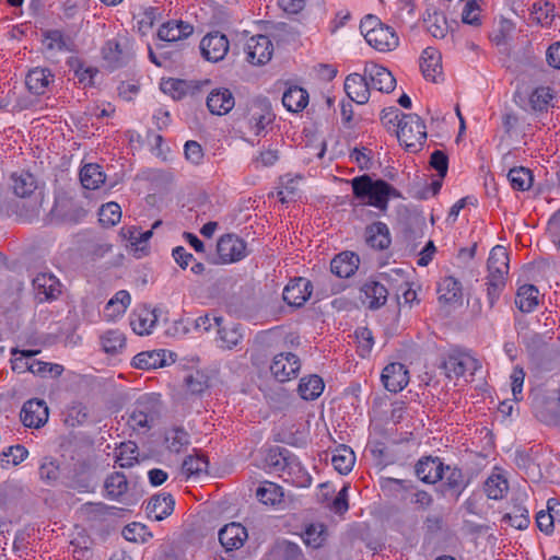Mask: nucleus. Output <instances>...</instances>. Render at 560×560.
<instances>
[{"label": "nucleus", "instance_id": "obj_1", "mask_svg": "<svg viewBox=\"0 0 560 560\" xmlns=\"http://www.w3.org/2000/svg\"><path fill=\"white\" fill-rule=\"evenodd\" d=\"M353 197L362 206H372L386 211L390 198H399L400 192L384 179H374L369 174L357 176L350 180Z\"/></svg>", "mask_w": 560, "mask_h": 560}, {"label": "nucleus", "instance_id": "obj_2", "mask_svg": "<svg viewBox=\"0 0 560 560\" xmlns=\"http://www.w3.org/2000/svg\"><path fill=\"white\" fill-rule=\"evenodd\" d=\"M488 276L486 277L487 299L493 308L506 285L509 272V253L503 246H494L488 258Z\"/></svg>", "mask_w": 560, "mask_h": 560}, {"label": "nucleus", "instance_id": "obj_3", "mask_svg": "<svg viewBox=\"0 0 560 560\" xmlns=\"http://www.w3.org/2000/svg\"><path fill=\"white\" fill-rule=\"evenodd\" d=\"M396 133L400 144L407 151L418 152L427 139V127L419 115L401 114Z\"/></svg>", "mask_w": 560, "mask_h": 560}, {"label": "nucleus", "instance_id": "obj_4", "mask_svg": "<svg viewBox=\"0 0 560 560\" xmlns=\"http://www.w3.org/2000/svg\"><path fill=\"white\" fill-rule=\"evenodd\" d=\"M162 402L160 395L147 394L135 402L133 409L128 418V424L133 430H149L160 418Z\"/></svg>", "mask_w": 560, "mask_h": 560}, {"label": "nucleus", "instance_id": "obj_5", "mask_svg": "<svg viewBox=\"0 0 560 560\" xmlns=\"http://www.w3.org/2000/svg\"><path fill=\"white\" fill-rule=\"evenodd\" d=\"M276 118L271 103L266 97L253 100L246 109L245 119L256 136H262L267 126Z\"/></svg>", "mask_w": 560, "mask_h": 560}, {"label": "nucleus", "instance_id": "obj_6", "mask_svg": "<svg viewBox=\"0 0 560 560\" xmlns=\"http://www.w3.org/2000/svg\"><path fill=\"white\" fill-rule=\"evenodd\" d=\"M481 368L480 362L466 352L452 351L447 354L442 362V369L445 371L447 377H460L467 372L474 375L477 370Z\"/></svg>", "mask_w": 560, "mask_h": 560}, {"label": "nucleus", "instance_id": "obj_7", "mask_svg": "<svg viewBox=\"0 0 560 560\" xmlns=\"http://www.w3.org/2000/svg\"><path fill=\"white\" fill-rule=\"evenodd\" d=\"M301 369L299 357L292 352H281L273 357L270 372L281 383L295 378Z\"/></svg>", "mask_w": 560, "mask_h": 560}, {"label": "nucleus", "instance_id": "obj_8", "mask_svg": "<svg viewBox=\"0 0 560 560\" xmlns=\"http://www.w3.org/2000/svg\"><path fill=\"white\" fill-rule=\"evenodd\" d=\"M244 50L249 63L260 66L271 59L273 45L268 36L257 35L247 40Z\"/></svg>", "mask_w": 560, "mask_h": 560}, {"label": "nucleus", "instance_id": "obj_9", "mask_svg": "<svg viewBox=\"0 0 560 560\" xmlns=\"http://www.w3.org/2000/svg\"><path fill=\"white\" fill-rule=\"evenodd\" d=\"M217 252L221 262H234L246 256V243L235 234H225L219 238Z\"/></svg>", "mask_w": 560, "mask_h": 560}, {"label": "nucleus", "instance_id": "obj_10", "mask_svg": "<svg viewBox=\"0 0 560 560\" xmlns=\"http://www.w3.org/2000/svg\"><path fill=\"white\" fill-rule=\"evenodd\" d=\"M229 39L220 32L207 34L200 42L201 55L211 62L222 60L229 51Z\"/></svg>", "mask_w": 560, "mask_h": 560}, {"label": "nucleus", "instance_id": "obj_11", "mask_svg": "<svg viewBox=\"0 0 560 560\" xmlns=\"http://www.w3.org/2000/svg\"><path fill=\"white\" fill-rule=\"evenodd\" d=\"M364 73L368 77L370 88L380 92L389 93L395 89L396 80L392 72L374 62H366Z\"/></svg>", "mask_w": 560, "mask_h": 560}, {"label": "nucleus", "instance_id": "obj_12", "mask_svg": "<svg viewBox=\"0 0 560 560\" xmlns=\"http://www.w3.org/2000/svg\"><path fill=\"white\" fill-rule=\"evenodd\" d=\"M48 407L44 400L31 399L26 401L21 410L22 423L27 428L38 429L48 420Z\"/></svg>", "mask_w": 560, "mask_h": 560}, {"label": "nucleus", "instance_id": "obj_13", "mask_svg": "<svg viewBox=\"0 0 560 560\" xmlns=\"http://www.w3.org/2000/svg\"><path fill=\"white\" fill-rule=\"evenodd\" d=\"M365 40L370 46L378 51H389L395 49L399 44V38L395 31L383 23L370 33L365 34Z\"/></svg>", "mask_w": 560, "mask_h": 560}, {"label": "nucleus", "instance_id": "obj_14", "mask_svg": "<svg viewBox=\"0 0 560 560\" xmlns=\"http://www.w3.org/2000/svg\"><path fill=\"white\" fill-rule=\"evenodd\" d=\"M444 470V464L441 458L433 456H424L420 458L415 466L417 477L422 482L431 485L443 480Z\"/></svg>", "mask_w": 560, "mask_h": 560}, {"label": "nucleus", "instance_id": "obj_15", "mask_svg": "<svg viewBox=\"0 0 560 560\" xmlns=\"http://www.w3.org/2000/svg\"><path fill=\"white\" fill-rule=\"evenodd\" d=\"M408 370L402 363L394 362L384 368L381 378L387 390L398 393L408 385Z\"/></svg>", "mask_w": 560, "mask_h": 560}, {"label": "nucleus", "instance_id": "obj_16", "mask_svg": "<svg viewBox=\"0 0 560 560\" xmlns=\"http://www.w3.org/2000/svg\"><path fill=\"white\" fill-rule=\"evenodd\" d=\"M312 282L305 278L291 280L283 290V300L291 306L300 307L312 294Z\"/></svg>", "mask_w": 560, "mask_h": 560}, {"label": "nucleus", "instance_id": "obj_17", "mask_svg": "<svg viewBox=\"0 0 560 560\" xmlns=\"http://www.w3.org/2000/svg\"><path fill=\"white\" fill-rule=\"evenodd\" d=\"M103 58L110 70H115L127 65L133 57V54L115 39L107 40L102 49Z\"/></svg>", "mask_w": 560, "mask_h": 560}, {"label": "nucleus", "instance_id": "obj_18", "mask_svg": "<svg viewBox=\"0 0 560 560\" xmlns=\"http://www.w3.org/2000/svg\"><path fill=\"white\" fill-rule=\"evenodd\" d=\"M33 287L39 302L56 300L61 293V284L51 273H38L33 280Z\"/></svg>", "mask_w": 560, "mask_h": 560}, {"label": "nucleus", "instance_id": "obj_19", "mask_svg": "<svg viewBox=\"0 0 560 560\" xmlns=\"http://www.w3.org/2000/svg\"><path fill=\"white\" fill-rule=\"evenodd\" d=\"M370 83L365 73H351L345 80V91L348 97L358 103L365 104L370 98Z\"/></svg>", "mask_w": 560, "mask_h": 560}, {"label": "nucleus", "instance_id": "obj_20", "mask_svg": "<svg viewBox=\"0 0 560 560\" xmlns=\"http://www.w3.org/2000/svg\"><path fill=\"white\" fill-rule=\"evenodd\" d=\"M214 325L218 329L217 342L219 348L223 350H233L243 341V334L241 326L233 324L231 326H223L222 317H214Z\"/></svg>", "mask_w": 560, "mask_h": 560}, {"label": "nucleus", "instance_id": "obj_21", "mask_svg": "<svg viewBox=\"0 0 560 560\" xmlns=\"http://www.w3.org/2000/svg\"><path fill=\"white\" fill-rule=\"evenodd\" d=\"M247 537L246 528L240 523H230L219 532V540L226 551L240 549Z\"/></svg>", "mask_w": 560, "mask_h": 560}, {"label": "nucleus", "instance_id": "obj_22", "mask_svg": "<svg viewBox=\"0 0 560 560\" xmlns=\"http://www.w3.org/2000/svg\"><path fill=\"white\" fill-rule=\"evenodd\" d=\"M192 32L194 27L189 23L173 20L160 26L158 37L163 42H177L187 38Z\"/></svg>", "mask_w": 560, "mask_h": 560}, {"label": "nucleus", "instance_id": "obj_23", "mask_svg": "<svg viewBox=\"0 0 560 560\" xmlns=\"http://www.w3.org/2000/svg\"><path fill=\"white\" fill-rule=\"evenodd\" d=\"M360 258L352 252L338 254L330 262V270L339 278H349L358 270Z\"/></svg>", "mask_w": 560, "mask_h": 560}, {"label": "nucleus", "instance_id": "obj_24", "mask_svg": "<svg viewBox=\"0 0 560 560\" xmlns=\"http://www.w3.org/2000/svg\"><path fill=\"white\" fill-rule=\"evenodd\" d=\"M281 478L295 487L306 488L312 483V477L301 465L298 457L292 454L288 466L281 475Z\"/></svg>", "mask_w": 560, "mask_h": 560}, {"label": "nucleus", "instance_id": "obj_25", "mask_svg": "<svg viewBox=\"0 0 560 560\" xmlns=\"http://www.w3.org/2000/svg\"><path fill=\"white\" fill-rule=\"evenodd\" d=\"M234 105V96L229 89L213 90L207 97V106L214 115H225Z\"/></svg>", "mask_w": 560, "mask_h": 560}, {"label": "nucleus", "instance_id": "obj_26", "mask_svg": "<svg viewBox=\"0 0 560 560\" xmlns=\"http://www.w3.org/2000/svg\"><path fill=\"white\" fill-rule=\"evenodd\" d=\"M442 57L438 49L427 47L421 55L420 69L427 80L436 82L438 75L442 74Z\"/></svg>", "mask_w": 560, "mask_h": 560}, {"label": "nucleus", "instance_id": "obj_27", "mask_svg": "<svg viewBox=\"0 0 560 560\" xmlns=\"http://www.w3.org/2000/svg\"><path fill=\"white\" fill-rule=\"evenodd\" d=\"M361 292L364 295V299L362 301L363 303H368V307L370 310H378L380 307L385 305L387 301V289L382 283L375 280L366 281L362 285Z\"/></svg>", "mask_w": 560, "mask_h": 560}, {"label": "nucleus", "instance_id": "obj_28", "mask_svg": "<svg viewBox=\"0 0 560 560\" xmlns=\"http://www.w3.org/2000/svg\"><path fill=\"white\" fill-rule=\"evenodd\" d=\"M175 501L171 494L162 493L153 495L145 508L150 517L162 521L174 511Z\"/></svg>", "mask_w": 560, "mask_h": 560}, {"label": "nucleus", "instance_id": "obj_29", "mask_svg": "<svg viewBox=\"0 0 560 560\" xmlns=\"http://www.w3.org/2000/svg\"><path fill=\"white\" fill-rule=\"evenodd\" d=\"M366 243L375 249H386L390 245V235L387 225L383 222H374L365 229Z\"/></svg>", "mask_w": 560, "mask_h": 560}, {"label": "nucleus", "instance_id": "obj_30", "mask_svg": "<svg viewBox=\"0 0 560 560\" xmlns=\"http://www.w3.org/2000/svg\"><path fill=\"white\" fill-rule=\"evenodd\" d=\"M52 78L54 75L49 69L35 68L28 71L25 84L31 93L43 95Z\"/></svg>", "mask_w": 560, "mask_h": 560}, {"label": "nucleus", "instance_id": "obj_31", "mask_svg": "<svg viewBox=\"0 0 560 560\" xmlns=\"http://www.w3.org/2000/svg\"><path fill=\"white\" fill-rule=\"evenodd\" d=\"M158 320L153 310L143 307L131 315L130 326L140 336L149 335Z\"/></svg>", "mask_w": 560, "mask_h": 560}, {"label": "nucleus", "instance_id": "obj_32", "mask_svg": "<svg viewBox=\"0 0 560 560\" xmlns=\"http://www.w3.org/2000/svg\"><path fill=\"white\" fill-rule=\"evenodd\" d=\"M283 106L292 113L303 110L308 104V93L300 86H290L282 95Z\"/></svg>", "mask_w": 560, "mask_h": 560}, {"label": "nucleus", "instance_id": "obj_33", "mask_svg": "<svg viewBox=\"0 0 560 560\" xmlns=\"http://www.w3.org/2000/svg\"><path fill=\"white\" fill-rule=\"evenodd\" d=\"M11 178L13 191L21 198L31 197L37 189V180L30 172L22 171L21 173H14Z\"/></svg>", "mask_w": 560, "mask_h": 560}, {"label": "nucleus", "instance_id": "obj_34", "mask_svg": "<svg viewBox=\"0 0 560 560\" xmlns=\"http://www.w3.org/2000/svg\"><path fill=\"white\" fill-rule=\"evenodd\" d=\"M106 175L102 166L95 163L85 164L80 171V180L86 189H97L105 183Z\"/></svg>", "mask_w": 560, "mask_h": 560}, {"label": "nucleus", "instance_id": "obj_35", "mask_svg": "<svg viewBox=\"0 0 560 560\" xmlns=\"http://www.w3.org/2000/svg\"><path fill=\"white\" fill-rule=\"evenodd\" d=\"M538 290L533 284H524L518 288L515 304L523 313L533 312L538 305Z\"/></svg>", "mask_w": 560, "mask_h": 560}, {"label": "nucleus", "instance_id": "obj_36", "mask_svg": "<svg viewBox=\"0 0 560 560\" xmlns=\"http://www.w3.org/2000/svg\"><path fill=\"white\" fill-rule=\"evenodd\" d=\"M444 487L458 498L468 482L457 466L444 465Z\"/></svg>", "mask_w": 560, "mask_h": 560}, {"label": "nucleus", "instance_id": "obj_37", "mask_svg": "<svg viewBox=\"0 0 560 560\" xmlns=\"http://www.w3.org/2000/svg\"><path fill=\"white\" fill-rule=\"evenodd\" d=\"M132 365L141 370L162 368L165 365V351L153 350L140 352L133 357Z\"/></svg>", "mask_w": 560, "mask_h": 560}, {"label": "nucleus", "instance_id": "obj_38", "mask_svg": "<svg viewBox=\"0 0 560 560\" xmlns=\"http://www.w3.org/2000/svg\"><path fill=\"white\" fill-rule=\"evenodd\" d=\"M354 462L353 451L346 445H339L331 456L334 468L341 475H347L352 469Z\"/></svg>", "mask_w": 560, "mask_h": 560}, {"label": "nucleus", "instance_id": "obj_39", "mask_svg": "<svg viewBox=\"0 0 560 560\" xmlns=\"http://www.w3.org/2000/svg\"><path fill=\"white\" fill-rule=\"evenodd\" d=\"M291 456L292 453L288 448L276 446L269 450L266 456V464L270 471L279 474L281 477L282 472L289 464Z\"/></svg>", "mask_w": 560, "mask_h": 560}, {"label": "nucleus", "instance_id": "obj_40", "mask_svg": "<svg viewBox=\"0 0 560 560\" xmlns=\"http://www.w3.org/2000/svg\"><path fill=\"white\" fill-rule=\"evenodd\" d=\"M324 381L318 375H310L301 378L298 387L300 396L305 400H314L324 390Z\"/></svg>", "mask_w": 560, "mask_h": 560}, {"label": "nucleus", "instance_id": "obj_41", "mask_svg": "<svg viewBox=\"0 0 560 560\" xmlns=\"http://www.w3.org/2000/svg\"><path fill=\"white\" fill-rule=\"evenodd\" d=\"M106 497L110 500H118L128 490V480L122 472L115 471L107 476L104 482Z\"/></svg>", "mask_w": 560, "mask_h": 560}, {"label": "nucleus", "instance_id": "obj_42", "mask_svg": "<svg viewBox=\"0 0 560 560\" xmlns=\"http://www.w3.org/2000/svg\"><path fill=\"white\" fill-rule=\"evenodd\" d=\"M101 345L107 354L115 355L126 348V337L119 330H108L101 336Z\"/></svg>", "mask_w": 560, "mask_h": 560}, {"label": "nucleus", "instance_id": "obj_43", "mask_svg": "<svg viewBox=\"0 0 560 560\" xmlns=\"http://www.w3.org/2000/svg\"><path fill=\"white\" fill-rule=\"evenodd\" d=\"M438 293L441 302H455L462 296V285L455 278L446 277L439 283Z\"/></svg>", "mask_w": 560, "mask_h": 560}, {"label": "nucleus", "instance_id": "obj_44", "mask_svg": "<svg viewBox=\"0 0 560 560\" xmlns=\"http://www.w3.org/2000/svg\"><path fill=\"white\" fill-rule=\"evenodd\" d=\"M283 491L280 486L275 482L265 481L261 486H259L256 490L257 499L264 503L269 505H276L280 503L283 499Z\"/></svg>", "mask_w": 560, "mask_h": 560}, {"label": "nucleus", "instance_id": "obj_45", "mask_svg": "<svg viewBox=\"0 0 560 560\" xmlns=\"http://www.w3.org/2000/svg\"><path fill=\"white\" fill-rule=\"evenodd\" d=\"M165 442L167 443L168 451L179 453L189 445L190 439L184 428L174 427L165 432Z\"/></svg>", "mask_w": 560, "mask_h": 560}, {"label": "nucleus", "instance_id": "obj_46", "mask_svg": "<svg viewBox=\"0 0 560 560\" xmlns=\"http://www.w3.org/2000/svg\"><path fill=\"white\" fill-rule=\"evenodd\" d=\"M508 179L513 189L525 191L533 185L532 172L523 166L513 167L508 173Z\"/></svg>", "mask_w": 560, "mask_h": 560}, {"label": "nucleus", "instance_id": "obj_47", "mask_svg": "<svg viewBox=\"0 0 560 560\" xmlns=\"http://www.w3.org/2000/svg\"><path fill=\"white\" fill-rule=\"evenodd\" d=\"M115 510L114 506H108L103 502H89L82 506L83 514L91 522H103L107 516L115 515Z\"/></svg>", "mask_w": 560, "mask_h": 560}, {"label": "nucleus", "instance_id": "obj_48", "mask_svg": "<svg viewBox=\"0 0 560 560\" xmlns=\"http://www.w3.org/2000/svg\"><path fill=\"white\" fill-rule=\"evenodd\" d=\"M184 384L190 394L201 395L209 387V377L202 371H191L185 376Z\"/></svg>", "mask_w": 560, "mask_h": 560}, {"label": "nucleus", "instance_id": "obj_49", "mask_svg": "<svg viewBox=\"0 0 560 560\" xmlns=\"http://www.w3.org/2000/svg\"><path fill=\"white\" fill-rule=\"evenodd\" d=\"M424 23L428 32L435 38H444L448 32L446 18L442 13H429Z\"/></svg>", "mask_w": 560, "mask_h": 560}, {"label": "nucleus", "instance_id": "obj_50", "mask_svg": "<svg viewBox=\"0 0 560 560\" xmlns=\"http://www.w3.org/2000/svg\"><path fill=\"white\" fill-rule=\"evenodd\" d=\"M552 98L553 94L550 88L539 86L532 92L529 96V105L535 112H545Z\"/></svg>", "mask_w": 560, "mask_h": 560}, {"label": "nucleus", "instance_id": "obj_51", "mask_svg": "<svg viewBox=\"0 0 560 560\" xmlns=\"http://www.w3.org/2000/svg\"><path fill=\"white\" fill-rule=\"evenodd\" d=\"M508 488V481L500 475H491L485 482V492L492 500L502 499Z\"/></svg>", "mask_w": 560, "mask_h": 560}, {"label": "nucleus", "instance_id": "obj_52", "mask_svg": "<svg viewBox=\"0 0 560 560\" xmlns=\"http://www.w3.org/2000/svg\"><path fill=\"white\" fill-rule=\"evenodd\" d=\"M16 353H20V357H16L12 360V370L14 372H18V373H23V372H31L33 373V370H34V355L36 353H38V351H35V350H22V351H19V350H13L12 351V354H16Z\"/></svg>", "mask_w": 560, "mask_h": 560}, {"label": "nucleus", "instance_id": "obj_53", "mask_svg": "<svg viewBox=\"0 0 560 560\" xmlns=\"http://www.w3.org/2000/svg\"><path fill=\"white\" fill-rule=\"evenodd\" d=\"M98 221L103 226H114L120 221L121 209L116 202H108L103 205L98 211Z\"/></svg>", "mask_w": 560, "mask_h": 560}, {"label": "nucleus", "instance_id": "obj_54", "mask_svg": "<svg viewBox=\"0 0 560 560\" xmlns=\"http://www.w3.org/2000/svg\"><path fill=\"white\" fill-rule=\"evenodd\" d=\"M60 476L58 462L51 457H45L39 466V477L48 485H54Z\"/></svg>", "mask_w": 560, "mask_h": 560}, {"label": "nucleus", "instance_id": "obj_55", "mask_svg": "<svg viewBox=\"0 0 560 560\" xmlns=\"http://www.w3.org/2000/svg\"><path fill=\"white\" fill-rule=\"evenodd\" d=\"M503 521L516 529H526L530 523L528 510L520 505L515 506L513 513H506Z\"/></svg>", "mask_w": 560, "mask_h": 560}, {"label": "nucleus", "instance_id": "obj_56", "mask_svg": "<svg viewBox=\"0 0 560 560\" xmlns=\"http://www.w3.org/2000/svg\"><path fill=\"white\" fill-rule=\"evenodd\" d=\"M131 302V298L128 291H118L106 304V311H114V314H124Z\"/></svg>", "mask_w": 560, "mask_h": 560}, {"label": "nucleus", "instance_id": "obj_57", "mask_svg": "<svg viewBox=\"0 0 560 560\" xmlns=\"http://www.w3.org/2000/svg\"><path fill=\"white\" fill-rule=\"evenodd\" d=\"M208 460L203 456H188L183 463V470L187 476H199L207 471Z\"/></svg>", "mask_w": 560, "mask_h": 560}, {"label": "nucleus", "instance_id": "obj_58", "mask_svg": "<svg viewBox=\"0 0 560 560\" xmlns=\"http://www.w3.org/2000/svg\"><path fill=\"white\" fill-rule=\"evenodd\" d=\"M277 550L282 560H305L300 546L292 541L279 542Z\"/></svg>", "mask_w": 560, "mask_h": 560}, {"label": "nucleus", "instance_id": "obj_59", "mask_svg": "<svg viewBox=\"0 0 560 560\" xmlns=\"http://www.w3.org/2000/svg\"><path fill=\"white\" fill-rule=\"evenodd\" d=\"M479 11H480V8L476 0L467 1V3L464 7L463 13H462V21L465 24H469L472 26L481 25Z\"/></svg>", "mask_w": 560, "mask_h": 560}, {"label": "nucleus", "instance_id": "obj_60", "mask_svg": "<svg viewBox=\"0 0 560 560\" xmlns=\"http://www.w3.org/2000/svg\"><path fill=\"white\" fill-rule=\"evenodd\" d=\"M525 380V372L523 368L516 365L511 374V388L515 401L523 399V384Z\"/></svg>", "mask_w": 560, "mask_h": 560}, {"label": "nucleus", "instance_id": "obj_61", "mask_svg": "<svg viewBox=\"0 0 560 560\" xmlns=\"http://www.w3.org/2000/svg\"><path fill=\"white\" fill-rule=\"evenodd\" d=\"M430 165L438 172L441 178H444L448 170V158L441 150H435L430 156Z\"/></svg>", "mask_w": 560, "mask_h": 560}, {"label": "nucleus", "instance_id": "obj_62", "mask_svg": "<svg viewBox=\"0 0 560 560\" xmlns=\"http://www.w3.org/2000/svg\"><path fill=\"white\" fill-rule=\"evenodd\" d=\"M63 372V366L56 363H47L38 360L34 361L33 374L46 376L50 374L54 377L60 376Z\"/></svg>", "mask_w": 560, "mask_h": 560}, {"label": "nucleus", "instance_id": "obj_63", "mask_svg": "<svg viewBox=\"0 0 560 560\" xmlns=\"http://www.w3.org/2000/svg\"><path fill=\"white\" fill-rule=\"evenodd\" d=\"M349 488H350L349 485H345L330 504V510H332L338 515L345 514L349 509V503H348Z\"/></svg>", "mask_w": 560, "mask_h": 560}, {"label": "nucleus", "instance_id": "obj_64", "mask_svg": "<svg viewBox=\"0 0 560 560\" xmlns=\"http://www.w3.org/2000/svg\"><path fill=\"white\" fill-rule=\"evenodd\" d=\"M553 5L549 2H535L532 7V14L534 19L540 23H548L547 20L549 16H552Z\"/></svg>", "mask_w": 560, "mask_h": 560}]
</instances>
